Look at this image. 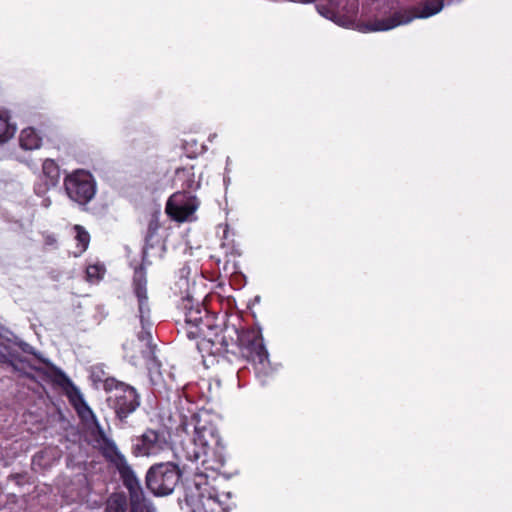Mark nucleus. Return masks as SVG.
I'll use <instances>...</instances> for the list:
<instances>
[{
	"label": "nucleus",
	"instance_id": "obj_1",
	"mask_svg": "<svg viewBox=\"0 0 512 512\" xmlns=\"http://www.w3.org/2000/svg\"><path fill=\"white\" fill-rule=\"evenodd\" d=\"M186 437L182 440L177 453L191 462H200L203 472L195 482L197 501L204 512L226 511L230 492L220 493L207 482V471H219L225 463L224 447L218 435L212 416L206 412L193 414L189 423L182 425Z\"/></svg>",
	"mask_w": 512,
	"mask_h": 512
},
{
	"label": "nucleus",
	"instance_id": "obj_2",
	"mask_svg": "<svg viewBox=\"0 0 512 512\" xmlns=\"http://www.w3.org/2000/svg\"><path fill=\"white\" fill-rule=\"evenodd\" d=\"M147 279L145 271L142 268L136 269L133 277L134 294L138 302L139 319L142 326V331L138 334V340L143 344L145 349H141L144 357H147L151 362L149 369L152 367L158 369L159 363L154 356V346L151 343V322H150V306L148 303Z\"/></svg>",
	"mask_w": 512,
	"mask_h": 512
},
{
	"label": "nucleus",
	"instance_id": "obj_3",
	"mask_svg": "<svg viewBox=\"0 0 512 512\" xmlns=\"http://www.w3.org/2000/svg\"><path fill=\"white\" fill-rule=\"evenodd\" d=\"M180 480V472L173 463L153 465L147 472L146 485L155 495L164 496L173 492Z\"/></svg>",
	"mask_w": 512,
	"mask_h": 512
},
{
	"label": "nucleus",
	"instance_id": "obj_4",
	"mask_svg": "<svg viewBox=\"0 0 512 512\" xmlns=\"http://www.w3.org/2000/svg\"><path fill=\"white\" fill-rule=\"evenodd\" d=\"M64 188L69 199L86 205L96 194V181L90 172L76 170L64 178Z\"/></svg>",
	"mask_w": 512,
	"mask_h": 512
},
{
	"label": "nucleus",
	"instance_id": "obj_5",
	"mask_svg": "<svg viewBox=\"0 0 512 512\" xmlns=\"http://www.w3.org/2000/svg\"><path fill=\"white\" fill-rule=\"evenodd\" d=\"M243 354L249 361L253 362L257 377L264 383L266 377L271 374L272 368L261 334L253 333L249 336L244 345Z\"/></svg>",
	"mask_w": 512,
	"mask_h": 512
},
{
	"label": "nucleus",
	"instance_id": "obj_6",
	"mask_svg": "<svg viewBox=\"0 0 512 512\" xmlns=\"http://www.w3.org/2000/svg\"><path fill=\"white\" fill-rule=\"evenodd\" d=\"M199 200L190 192L178 191L170 196L166 204V213L175 221L185 222L195 219Z\"/></svg>",
	"mask_w": 512,
	"mask_h": 512
},
{
	"label": "nucleus",
	"instance_id": "obj_7",
	"mask_svg": "<svg viewBox=\"0 0 512 512\" xmlns=\"http://www.w3.org/2000/svg\"><path fill=\"white\" fill-rule=\"evenodd\" d=\"M182 308L185 322L189 326L187 336L190 339L198 338L200 334L204 333V329H211L210 318L199 301L194 302L193 299L187 297L182 301Z\"/></svg>",
	"mask_w": 512,
	"mask_h": 512
},
{
	"label": "nucleus",
	"instance_id": "obj_8",
	"mask_svg": "<svg viewBox=\"0 0 512 512\" xmlns=\"http://www.w3.org/2000/svg\"><path fill=\"white\" fill-rule=\"evenodd\" d=\"M110 406L120 421L134 413L140 406V396L132 386L120 384L109 398Z\"/></svg>",
	"mask_w": 512,
	"mask_h": 512
},
{
	"label": "nucleus",
	"instance_id": "obj_9",
	"mask_svg": "<svg viewBox=\"0 0 512 512\" xmlns=\"http://www.w3.org/2000/svg\"><path fill=\"white\" fill-rule=\"evenodd\" d=\"M317 10L323 17L346 28L353 26L357 14L354 4L347 6L341 0H328L326 4H318Z\"/></svg>",
	"mask_w": 512,
	"mask_h": 512
},
{
	"label": "nucleus",
	"instance_id": "obj_10",
	"mask_svg": "<svg viewBox=\"0 0 512 512\" xmlns=\"http://www.w3.org/2000/svg\"><path fill=\"white\" fill-rule=\"evenodd\" d=\"M167 446V441L162 432L147 429L133 444V453L136 456L157 455Z\"/></svg>",
	"mask_w": 512,
	"mask_h": 512
},
{
	"label": "nucleus",
	"instance_id": "obj_11",
	"mask_svg": "<svg viewBox=\"0 0 512 512\" xmlns=\"http://www.w3.org/2000/svg\"><path fill=\"white\" fill-rule=\"evenodd\" d=\"M413 17L407 15L402 11H394L391 15L383 18H377L361 25L360 31L362 32H377L391 30L399 25L411 22Z\"/></svg>",
	"mask_w": 512,
	"mask_h": 512
},
{
	"label": "nucleus",
	"instance_id": "obj_12",
	"mask_svg": "<svg viewBox=\"0 0 512 512\" xmlns=\"http://www.w3.org/2000/svg\"><path fill=\"white\" fill-rule=\"evenodd\" d=\"M111 462H113L116 468L118 469L121 477L123 478L124 484L129 490V492L141 489L139 481L136 475L134 474V471L128 464L123 454H116V457H113Z\"/></svg>",
	"mask_w": 512,
	"mask_h": 512
},
{
	"label": "nucleus",
	"instance_id": "obj_13",
	"mask_svg": "<svg viewBox=\"0 0 512 512\" xmlns=\"http://www.w3.org/2000/svg\"><path fill=\"white\" fill-rule=\"evenodd\" d=\"M92 423L95 425V429L92 433L94 442L96 443V446L103 452L104 456L109 458L111 461L113 457H116V454L121 453L118 451L114 441L105 434L98 421L96 420V422Z\"/></svg>",
	"mask_w": 512,
	"mask_h": 512
},
{
	"label": "nucleus",
	"instance_id": "obj_14",
	"mask_svg": "<svg viewBox=\"0 0 512 512\" xmlns=\"http://www.w3.org/2000/svg\"><path fill=\"white\" fill-rule=\"evenodd\" d=\"M174 184L185 191L196 190L200 187V180L196 178L194 168L192 166L179 168L175 172Z\"/></svg>",
	"mask_w": 512,
	"mask_h": 512
},
{
	"label": "nucleus",
	"instance_id": "obj_15",
	"mask_svg": "<svg viewBox=\"0 0 512 512\" xmlns=\"http://www.w3.org/2000/svg\"><path fill=\"white\" fill-rule=\"evenodd\" d=\"M70 401L74 408L76 409L79 417L86 423L88 422H96V416L91 410V408L86 403L82 393L78 389H74L70 394Z\"/></svg>",
	"mask_w": 512,
	"mask_h": 512
},
{
	"label": "nucleus",
	"instance_id": "obj_16",
	"mask_svg": "<svg viewBox=\"0 0 512 512\" xmlns=\"http://www.w3.org/2000/svg\"><path fill=\"white\" fill-rule=\"evenodd\" d=\"M42 138L31 127L25 128L19 135L20 147L24 150H34L41 146Z\"/></svg>",
	"mask_w": 512,
	"mask_h": 512
},
{
	"label": "nucleus",
	"instance_id": "obj_17",
	"mask_svg": "<svg viewBox=\"0 0 512 512\" xmlns=\"http://www.w3.org/2000/svg\"><path fill=\"white\" fill-rule=\"evenodd\" d=\"M452 0H428L416 10V18H428L439 13L444 4H450Z\"/></svg>",
	"mask_w": 512,
	"mask_h": 512
},
{
	"label": "nucleus",
	"instance_id": "obj_18",
	"mask_svg": "<svg viewBox=\"0 0 512 512\" xmlns=\"http://www.w3.org/2000/svg\"><path fill=\"white\" fill-rule=\"evenodd\" d=\"M43 174L47 178L48 186H55L60 179V169L52 159H46L42 165Z\"/></svg>",
	"mask_w": 512,
	"mask_h": 512
},
{
	"label": "nucleus",
	"instance_id": "obj_19",
	"mask_svg": "<svg viewBox=\"0 0 512 512\" xmlns=\"http://www.w3.org/2000/svg\"><path fill=\"white\" fill-rule=\"evenodd\" d=\"M16 132V127L11 124L6 115L0 114V143L7 142Z\"/></svg>",
	"mask_w": 512,
	"mask_h": 512
},
{
	"label": "nucleus",
	"instance_id": "obj_20",
	"mask_svg": "<svg viewBox=\"0 0 512 512\" xmlns=\"http://www.w3.org/2000/svg\"><path fill=\"white\" fill-rule=\"evenodd\" d=\"M216 336L215 339H210L207 337L206 333L200 334V336L197 338L198 341L196 343L197 349L200 353L204 354H214L213 347L216 345L219 340Z\"/></svg>",
	"mask_w": 512,
	"mask_h": 512
},
{
	"label": "nucleus",
	"instance_id": "obj_21",
	"mask_svg": "<svg viewBox=\"0 0 512 512\" xmlns=\"http://www.w3.org/2000/svg\"><path fill=\"white\" fill-rule=\"evenodd\" d=\"M105 266L103 264H91L86 268V280L90 283H98L105 274Z\"/></svg>",
	"mask_w": 512,
	"mask_h": 512
},
{
	"label": "nucleus",
	"instance_id": "obj_22",
	"mask_svg": "<svg viewBox=\"0 0 512 512\" xmlns=\"http://www.w3.org/2000/svg\"><path fill=\"white\" fill-rule=\"evenodd\" d=\"M75 231V240L77 242V246L79 248V253H83L89 246L90 243V235L89 233L80 225L74 226Z\"/></svg>",
	"mask_w": 512,
	"mask_h": 512
},
{
	"label": "nucleus",
	"instance_id": "obj_23",
	"mask_svg": "<svg viewBox=\"0 0 512 512\" xmlns=\"http://www.w3.org/2000/svg\"><path fill=\"white\" fill-rule=\"evenodd\" d=\"M106 510L107 512H125V500L119 496L111 497L107 502Z\"/></svg>",
	"mask_w": 512,
	"mask_h": 512
},
{
	"label": "nucleus",
	"instance_id": "obj_24",
	"mask_svg": "<svg viewBox=\"0 0 512 512\" xmlns=\"http://www.w3.org/2000/svg\"><path fill=\"white\" fill-rule=\"evenodd\" d=\"M130 493V501L132 506V512H136L139 509H142V502L144 500L143 493L140 490L131 491Z\"/></svg>",
	"mask_w": 512,
	"mask_h": 512
},
{
	"label": "nucleus",
	"instance_id": "obj_25",
	"mask_svg": "<svg viewBox=\"0 0 512 512\" xmlns=\"http://www.w3.org/2000/svg\"><path fill=\"white\" fill-rule=\"evenodd\" d=\"M13 354L7 346L0 347V362H11Z\"/></svg>",
	"mask_w": 512,
	"mask_h": 512
},
{
	"label": "nucleus",
	"instance_id": "obj_26",
	"mask_svg": "<svg viewBox=\"0 0 512 512\" xmlns=\"http://www.w3.org/2000/svg\"><path fill=\"white\" fill-rule=\"evenodd\" d=\"M130 358H131V363L135 365L137 357L134 354H132V355H130Z\"/></svg>",
	"mask_w": 512,
	"mask_h": 512
},
{
	"label": "nucleus",
	"instance_id": "obj_27",
	"mask_svg": "<svg viewBox=\"0 0 512 512\" xmlns=\"http://www.w3.org/2000/svg\"><path fill=\"white\" fill-rule=\"evenodd\" d=\"M124 349L126 350V356H129V346H128V344L124 345Z\"/></svg>",
	"mask_w": 512,
	"mask_h": 512
}]
</instances>
